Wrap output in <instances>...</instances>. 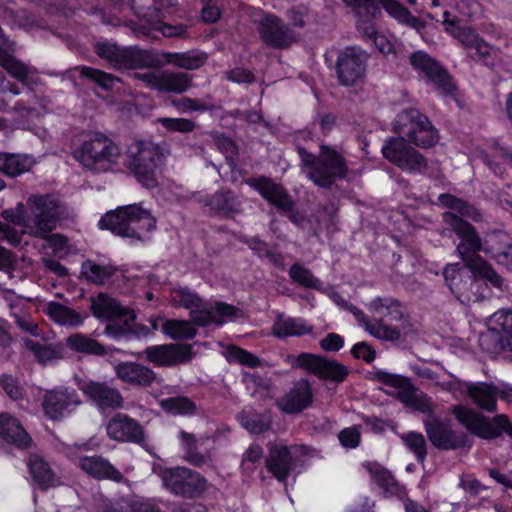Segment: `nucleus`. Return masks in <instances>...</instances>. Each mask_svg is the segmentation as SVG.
Returning <instances> with one entry per match:
<instances>
[{"label": "nucleus", "instance_id": "51", "mask_svg": "<svg viewBox=\"0 0 512 512\" xmlns=\"http://www.w3.org/2000/svg\"><path fill=\"white\" fill-rule=\"evenodd\" d=\"M171 302L176 307H184L190 311L203 306L201 297L187 287L174 289L172 291Z\"/></svg>", "mask_w": 512, "mask_h": 512}, {"label": "nucleus", "instance_id": "23", "mask_svg": "<svg viewBox=\"0 0 512 512\" xmlns=\"http://www.w3.org/2000/svg\"><path fill=\"white\" fill-rule=\"evenodd\" d=\"M114 372L120 381L132 387L147 388L157 381L156 373L139 362H119L115 365Z\"/></svg>", "mask_w": 512, "mask_h": 512}, {"label": "nucleus", "instance_id": "39", "mask_svg": "<svg viewBox=\"0 0 512 512\" xmlns=\"http://www.w3.org/2000/svg\"><path fill=\"white\" fill-rule=\"evenodd\" d=\"M193 76L185 72L163 70L159 72L157 90L182 94L191 86Z\"/></svg>", "mask_w": 512, "mask_h": 512}, {"label": "nucleus", "instance_id": "15", "mask_svg": "<svg viewBox=\"0 0 512 512\" xmlns=\"http://www.w3.org/2000/svg\"><path fill=\"white\" fill-rule=\"evenodd\" d=\"M295 362L297 367L335 384L344 382L350 373V368L337 360L312 353L299 354Z\"/></svg>", "mask_w": 512, "mask_h": 512}, {"label": "nucleus", "instance_id": "11", "mask_svg": "<svg viewBox=\"0 0 512 512\" xmlns=\"http://www.w3.org/2000/svg\"><path fill=\"white\" fill-rule=\"evenodd\" d=\"M160 476L168 490L184 498L197 497L206 489V479L198 472L185 467L166 468Z\"/></svg>", "mask_w": 512, "mask_h": 512}, {"label": "nucleus", "instance_id": "55", "mask_svg": "<svg viewBox=\"0 0 512 512\" xmlns=\"http://www.w3.org/2000/svg\"><path fill=\"white\" fill-rule=\"evenodd\" d=\"M179 437L185 448L186 459L194 466L204 465L208 459L198 452L195 435L182 430Z\"/></svg>", "mask_w": 512, "mask_h": 512}, {"label": "nucleus", "instance_id": "48", "mask_svg": "<svg viewBox=\"0 0 512 512\" xmlns=\"http://www.w3.org/2000/svg\"><path fill=\"white\" fill-rule=\"evenodd\" d=\"M368 308L373 313H380L382 309H385V315L394 321H400L403 318L402 305L400 301L391 296L374 298L368 304Z\"/></svg>", "mask_w": 512, "mask_h": 512}, {"label": "nucleus", "instance_id": "42", "mask_svg": "<svg viewBox=\"0 0 512 512\" xmlns=\"http://www.w3.org/2000/svg\"><path fill=\"white\" fill-rule=\"evenodd\" d=\"M382 8L400 23L406 24L417 31H421L426 27V23L413 16L410 11L397 0H378Z\"/></svg>", "mask_w": 512, "mask_h": 512}, {"label": "nucleus", "instance_id": "13", "mask_svg": "<svg viewBox=\"0 0 512 512\" xmlns=\"http://www.w3.org/2000/svg\"><path fill=\"white\" fill-rule=\"evenodd\" d=\"M93 49L98 57L119 70H131L146 65L144 52L135 46L121 47L105 40L96 42Z\"/></svg>", "mask_w": 512, "mask_h": 512}, {"label": "nucleus", "instance_id": "22", "mask_svg": "<svg viewBox=\"0 0 512 512\" xmlns=\"http://www.w3.org/2000/svg\"><path fill=\"white\" fill-rule=\"evenodd\" d=\"M312 401L313 392L310 382L307 379H300L277 400L276 406L286 414H297L307 409Z\"/></svg>", "mask_w": 512, "mask_h": 512}, {"label": "nucleus", "instance_id": "61", "mask_svg": "<svg viewBox=\"0 0 512 512\" xmlns=\"http://www.w3.org/2000/svg\"><path fill=\"white\" fill-rule=\"evenodd\" d=\"M24 345L41 363H46L56 357V351L49 345L41 344L32 339H25Z\"/></svg>", "mask_w": 512, "mask_h": 512}, {"label": "nucleus", "instance_id": "10", "mask_svg": "<svg viewBox=\"0 0 512 512\" xmlns=\"http://www.w3.org/2000/svg\"><path fill=\"white\" fill-rule=\"evenodd\" d=\"M369 55L358 46H348L339 51L335 63L338 82L345 87L362 83L366 76Z\"/></svg>", "mask_w": 512, "mask_h": 512}, {"label": "nucleus", "instance_id": "32", "mask_svg": "<svg viewBox=\"0 0 512 512\" xmlns=\"http://www.w3.org/2000/svg\"><path fill=\"white\" fill-rule=\"evenodd\" d=\"M473 274V271L466 267V263L447 264L443 271L445 282L457 299L467 294V285H471Z\"/></svg>", "mask_w": 512, "mask_h": 512}, {"label": "nucleus", "instance_id": "19", "mask_svg": "<svg viewBox=\"0 0 512 512\" xmlns=\"http://www.w3.org/2000/svg\"><path fill=\"white\" fill-rule=\"evenodd\" d=\"M141 355L155 366L171 367L188 362L192 358V346L178 343L154 345L145 348Z\"/></svg>", "mask_w": 512, "mask_h": 512}, {"label": "nucleus", "instance_id": "8", "mask_svg": "<svg viewBox=\"0 0 512 512\" xmlns=\"http://www.w3.org/2000/svg\"><path fill=\"white\" fill-rule=\"evenodd\" d=\"M443 221L460 239L456 251L462 261L466 263L467 268L476 263L478 259H483L479 256V252H484V241L472 224L454 212H445Z\"/></svg>", "mask_w": 512, "mask_h": 512}, {"label": "nucleus", "instance_id": "50", "mask_svg": "<svg viewBox=\"0 0 512 512\" xmlns=\"http://www.w3.org/2000/svg\"><path fill=\"white\" fill-rule=\"evenodd\" d=\"M212 97L207 95L205 98H176L171 100V104L182 113L188 111L204 112L213 109Z\"/></svg>", "mask_w": 512, "mask_h": 512}, {"label": "nucleus", "instance_id": "7", "mask_svg": "<svg viewBox=\"0 0 512 512\" xmlns=\"http://www.w3.org/2000/svg\"><path fill=\"white\" fill-rule=\"evenodd\" d=\"M452 413L461 425L479 438L496 439L503 432L512 438V423L505 414H498L491 418L463 405L454 406Z\"/></svg>", "mask_w": 512, "mask_h": 512}, {"label": "nucleus", "instance_id": "52", "mask_svg": "<svg viewBox=\"0 0 512 512\" xmlns=\"http://www.w3.org/2000/svg\"><path fill=\"white\" fill-rule=\"evenodd\" d=\"M468 269H471L473 273H476L481 281L483 279L493 287L504 290L505 285L503 277H501L486 260L478 259L477 262Z\"/></svg>", "mask_w": 512, "mask_h": 512}, {"label": "nucleus", "instance_id": "57", "mask_svg": "<svg viewBox=\"0 0 512 512\" xmlns=\"http://www.w3.org/2000/svg\"><path fill=\"white\" fill-rule=\"evenodd\" d=\"M371 477L377 485L383 488L386 492L394 494L397 491V483L392 474L385 468L373 464L369 467Z\"/></svg>", "mask_w": 512, "mask_h": 512}, {"label": "nucleus", "instance_id": "58", "mask_svg": "<svg viewBox=\"0 0 512 512\" xmlns=\"http://www.w3.org/2000/svg\"><path fill=\"white\" fill-rule=\"evenodd\" d=\"M510 242H512V239L506 232L500 230L490 231L486 234L484 240V253L493 255L497 251L507 247Z\"/></svg>", "mask_w": 512, "mask_h": 512}, {"label": "nucleus", "instance_id": "30", "mask_svg": "<svg viewBox=\"0 0 512 512\" xmlns=\"http://www.w3.org/2000/svg\"><path fill=\"white\" fill-rule=\"evenodd\" d=\"M466 396L481 410H497L498 386L487 382H471L466 385Z\"/></svg>", "mask_w": 512, "mask_h": 512}, {"label": "nucleus", "instance_id": "34", "mask_svg": "<svg viewBox=\"0 0 512 512\" xmlns=\"http://www.w3.org/2000/svg\"><path fill=\"white\" fill-rule=\"evenodd\" d=\"M0 437L21 449L27 448L31 443L30 436L20 422L6 413L0 414Z\"/></svg>", "mask_w": 512, "mask_h": 512}, {"label": "nucleus", "instance_id": "28", "mask_svg": "<svg viewBox=\"0 0 512 512\" xmlns=\"http://www.w3.org/2000/svg\"><path fill=\"white\" fill-rule=\"evenodd\" d=\"M129 27L137 36L148 38H157L156 33H161L166 38H179L183 39L188 36L190 27L186 24L177 23L170 24L163 21H157L150 24L140 23L136 24L133 21L126 22Z\"/></svg>", "mask_w": 512, "mask_h": 512}, {"label": "nucleus", "instance_id": "20", "mask_svg": "<svg viewBox=\"0 0 512 512\" xmlns=\"http://www.w3.org/2000/svg\"><path fill=\"white\" fill-rule=\"evenodd\" d=\"M249 185L259 192V194L270 204L284 212H292L295 202L287 190L280 184L267 177L250 179Z\"/></svg>", "mask_w": 512, "mask_h": 512}, {"label": "nucleus", "instance_id": "41", "mask_svg": "<svg viewBox=\"0 0 512 512\" xmlns=\"http://www.w3.org/2000/svg\"><path fill=\"white\" fill-rule=\"evenodd\" d=\"M66 346L77 353L94 356H105L107 354L104 345L92 337L81 333H75L67 337Z\"/></svg>", "mask_w": 512, "mask_h": 512}, {"label": "nucleus", "instance_id": "44", "mask_svg": "<svg viewBox=\"0 0 512 512\" xmlns=\"http://www.w3.org/2000/svg\"><path fill=\"white\" fill-rule=\"evenodd\" d=\"M116 272V268L111 265H98L91 260L82 263L81 273L91 283L102 285L108 281Z\"/></svg>", "mask_w": 512, "mask_h": 512}, {"label": "nucleus", "instance_id": "16", "mask_svg": "<svg viewBox=\"0 0 512 512\" xmlns=\"http://www.w3.org/2000/svg\"><path fill=\"white\" fill-rule=\"evenodd\" d=\"M82 400L78 392L67 386H57L46 390L42 400V407L47 418L60 421L74 412Z\"/></svg>", "mask_w": 512, "mask_h": 512}, {"label": "nucleus", "instance_id": "38", "mask_svg": "<svg viewBox=\"0 0 512 512\" xmlns=\"http://www.w3.org/2000/svg\"><path fill=\"white\" fill-rule=\"evenodd\" d=\"M272 331L273 335L278 338L291 336L300 337L311 334L313 332V327L308 325L302 318L284 317L279 315L273 325Z\"/></svg>", "mask_w": 512, "mask_h": 512}, {"label": "nucleus", "instance_id": "63", "mask_svg": "<svg viewBox=\"0 0 512 512\" xmlns=\"http://www.w3.org/2000/svg\"><path fill=\"white\" fill-rule=\"evenodd\" d=\"M164 128L171 132L189 133L192 132L196 124L192 120L186 118H159L157 120Z\"/></svg>", "mask_w": 512, "mask_h": 512}, {"label": "nucleus", "instance_id": "36", "mask_svg": "<svg viewBox=\"0 0 512 512\" xmlns=\"http://www.w3.org/2000/svg\"><path fill=\"white\" fill-rule=\"evenodd\" d=\"M34 160L27 154L0 152V173L16 178L33 167Z\"/></svg>", "mask_w": 512, "mask_h": 512}, {"label": "nucleus", "instance_id": "3", "mask_svg": "<svg viewBox=\"0 0 512 512\" xmlns=\"http://www.w3.org/2000/svg\"><path fill=\"white\" fill-rule=\"evenodd\" d=\"M98 225L117 236L144 241L146 235L156 228V219L141 205L131 204L107 212Z\"/></svg>", "mask_w": 512, "mask_h": 512}, {"label": "nucleus", "instance_id": "17", "mask_svg": "<svg viewBox=\"0 0 512 512\" xmlns=\"http://www.w3.org/2000/svg\"><path fill=\"white\" fill-rule=\"evenodd\" d=\"M78 388L102 413L123 407L124 399L120 391L107 382L84 381L77 379Z\"/></svg>", "mask_w": 512, "mask_h": 512}, {"label": "nucleus", "instance_id": "46", "mask_svg": "<svg viewBox=\"0 0 512 512\" xmlns=\"http://www.w3.org/2000/svg\"><path fill=\"white\" fill-rule=\"evenodd\" d=\"M242 426L250 433L261 434L271 427V418L266 413L243 411L239 416Z\"/></svg>", "mask_w": 512, "mask_h": 512}, {"label": "nucleus", "instance_id": "24", "mask_svg": "<svg viewBox=\"0 0 512 512\" xmlns=\"http://www.w3.org/2000/svg\"><path fill=\"white\" fill-rule=\"evenodd\" d=\"M238 312H240L238 308L223 302H218L214 307L207 306L203 302L202 307L190 311V319L193 324L201 327L212 323L222 325L227 320L236 318Z\"/></svg>", "mask_w": 512, "mask_h": 512}, {"label": "nucleus", "instance_id": "31", "mask_svg": "<svg viewBox=\"0 0 512 512\" xmlns=\"http://www.w3.org/2000/svg\"><path fill=\"white\" fill-rule=\"evenodd\" d=\"M370 379L381 384L399 389L397 398L403 403H413L417 397L414 393V386L411 379L399 374H392L386 371L377 370L370 372Z\"/></svg>", "mask_w": 512, "mask_h": 512}, {"label": "nucleus", "instance_id": "29", "mask_svg": "<svg viewBox=\"0 0 512 512\" xmlns=\"http://www.w3.org/2000/svg\"><path fill=\"white\" fill-rule=\"evenodd\" d=\"M211 213L223 217H233L242 212V201L231 189L221 188L204 200Z\"/></svg>", "mask_w": 512, "mask_h": 512}, {"label": "nucleus", "instance_id": "40", "mask_svg": "<svg viewBox=\"0 0 512 512\" xmlns=\"http://www.w3.org/2000/svg\"><path fill=\"white\" fill-rule=\"evenodd\" d=\"M47 314L56 323L69 327L82 325L84 320L88 317L87 313L80 314L76 310L58 302H50L48 304Z\"/></svg>", "mask_w": 512, "mask_h": 512}, {"label": "nucleus", "instance_id": "33", "mask_svg": "<svg viewBox=\"0 0 512 512\" xmlns=\"http://www.w3.org/2000/svg\"><path fill=\"white\" fill-rule=\"evenodd\" d=\"M79 467L88 475L97 479H109L121 482L123 475L101 456H86L79 459Z\"/></svg>", "mask_w": 512, "mask_h": 512}, {"label": "nucleus", "instance_id": "1", "mask_svg": "<svg viewBox=\"0 0 512 512\" xmlns=\"http://www.w3.org/2000/svg\"><path fill=\"white\" fill-rule=\"evenodd\" d=\"M90 310L95 318L107 322L103 333L111 339L129 341L150 335L147 326L136 323L134 310L121 305L107 293L100 292L90 297Z\"/></svg>", "mask_w": 512, "mask_h": 512}, {"label": "nucleus", "instance_id": "35", "mask_svg": "<svg viewBox=\"0 0 512 512\" xmlns=\"http://www.w3.org/2000/svg\"><path fill=\"white\" fill-rule=\"evenodd\" d=\"M162 58L166 64L186 70H196L207 62L208 54L199 49H193L185 52H164Z\"/></svg>", "mask_w": 512, "mask_h": 512}, {"label": "nucleus", "instance_id": "56", "mask_svg": "<svg viewBox=\"0 0 512 512\" xmlns=\"http://www.w3.org/2000/svg\"><path fill=\"white\" fill-rule=\"evenodd\" d=\"M401 439L408 449L414 453L417 461L423 463L427 456V444L424 436L421 433L408 432L402 435Z\"/></svg>", "mask_w": 512, "mask_h": 512}, {"label": "nucleus", "instance_id": "4", "mask_svg": "<svg viewBox=\"0 0 512 512\" xmlns=\"http://www.w3.org/2000/svg\"><path fill=\"white\" fill-rule=\"evenodd\" d=\"M303 167L307 169V177L317 186L330 189L338 179L347 176L348 168L344 157L335 149L321 145L319 155L308 152L303 147H298Z\"/></svg>", "mask_w": 512, "mask_h": 512}, {"label": "nucleus", "instance_id": "43", "mask_svg": "<svg viewBox=\"0 0 512 512\" xmlns=\"http://www.w3.org/2000/svg\"><path fill=\"white\" fill-rule=\"evenodd\" d=\"M29 469L34 481L42 488L47 489L55 483L54 472L49 467L48 463L37 455H32L29 458Z\"/></svg>", "mask_w": 512, "mask_h": 512}, {"label": "nucleus", "instance_id": "5", "mask_svg": "<svg viewBox=\"0 0 512 512\" xmlns=\"http://www.w3.org/2000/svg\"><path fill=\"white\" fill-rule=\"evenodd\" d=\"M32 214L33 231L31 234L40 239H46L56 250H63L67 238L61 234H50L56 228L57 222L65 209L52 195H32L27 200Z\"/></svg>", "mask_w": 512, "mask_h": 512}, {"label": "nucleus", "instance_id": "64", "mask_svg": "<svg viewBox=\"0 0 512 512\" xmlns=\"http://www.w3.org/2000/svg\"><path fill=\"white\" fill-rule=\"evenodd\" d=\"M491 323L495 324L499 330L507 335V340L512 335V309H502L495 312L491 318Z\"/></svg>", "mask_w": 512, "mask_h": 512}, {"label": "nucleus", "instance_id": "12", "mask_svg": "<svg viewBox=\"0 0 512 512\" xmlns=\"http://www.w3.org/2000/svg\"><path fill=\"white\" fill-rule=\"evenodd\" d=\"M424 427L431 444L440 450H457L472 446V440L461 431L453 430L451 424L439 417L429 415Z\"/></svg>", "mask_w": 512, "mask_h": 512}, {"label": "nucleus", "instance_id": "60", "mask_svg": "<svg viewBox=\"0 0 512 512\" xmlns=\"http://www.w3.org/2000/svg\"><path fill=\"white\" fill-rule=\"evenodd\" d=\"M215 145L217 149L225 155L227 163L231 170L236 168V156L238 154V147L234 141L226 136H217L215 138Z\"/></svg>", "mask_w": 512, "mask_h": 512}, {"label": "nucleus", "instance_id": "21", "mask_svg": "<svg viewBox=\"0 0 512 512\" xmlns=\"http://www.w3.org/2000/svg\"><path fill=\"white\" fill-rule=\"evenodd\" d=\"M249 185L259 192V194L270 204L284 212H292L295 202L287 190L280 184L267 177L250 179Z\"/></svg>", "mask_w": 512, "mask_h": 512}, {"label": "nucleus", "instance_id": "62", "mask_svg": "<svg viewBox=\"0 0 512 512\" xmlns=\"http://www.w3.org/2000/svg\"><path fill=\"white\" fill-rule=\"evenodd\" d=\"M228 359L238 361L240 364L254 368L260 365L261 360L256 355L237 346L228 347Z\"/></svg>", "mask_w": 512, "mask_h": 512}, {"label": "nucleus", "instance_id": "54", "mask_svg": "<svg viewBox=\"0 0 512 512\" xmlns=\"http://www.w3.org/2000/svg\"><path fill=\"white\" fill-rule=\"evenodd\" d=\"M289 277L298 285L305 288L320 289L321 282L316 278L311 270L302 264L294 263L289 269Z\"/></svg>", "mask_w": 512, "mask_h": 512}, {"label": "nucleus", "instance_id": "27", "mask_svg": "<svg viewBox=\"0 0 512 512\" xmlns=\"http://www.w3.org/2000/svg\"><path fill=\"white\" fill-rule=\"evenodd\" d=\"M431 125L429 118L418 109L407 108L397 114L393 122V129L408 141L422 130L430 128Z\"/></svg>", "mask_w": 512, "mask_h": 512}, {"label": "nucleus", "instance_id": "53", "mask_svg": "<svg viewBox=\"0 0 512 512\" xmlns=\"http://www.w3.org/2000/svg\"><path fill=\"white\" fill-rule=\"evenodd\" d=\"M353 10L357 18H380L382 5L375 0H343Z\"/></svg>", "mask_w": 512, "mask_h": 512}, {"label": "nucleus", "instance_id": "18", "mask_svg": "<svg viewBox=\"0 0 512 512\" xmlns=\"http://www.w3.org/2000/svg\"><path fill=\"white\" fill-rule=\"evenodd\" d=\"M257 31L267 46L277 49H286L298 40V35L293 29L271 14L259 21Z\"/></svg>", "mask_w": 512, "mask_h": 512}, {"label": "nucleus", "instance_id": "45", "mask_svg": "<svg viewBox=\"0 0 512 512\" xmlns=\"http://www.w3.org/2000/svg\"><path fill=\"white\" fill-rule=\"evenodd\" d=\"M163 333L174 340H190L195 337L197 330L186 320H166L161 327Z\"/></svg>", "mask_w": 512, "mask_h": 512}, {"label": "nucleus", "instance_id": "25", "mask_svg": "<svg viewBox=\"0 0 512 512\" xmlns=\"http://www.w3.org/2000/svg\"><path fill=\"white\" fill-rule=\"evenodd\" d=\"M110 438L117 441L140 443L144 439L142 426L123 413H117L110 419L106 427Z\"/></svg>", "mask_w": 512, "mask_h": 512}, {"label": "nucleus", "instance_id": "6", "mask_svg": "<svg viewBox=\"0 0 512 512\" xmlns=\"http://www.w3.org/2000/svg\"><path fill=\"white\" fill-rule=\"evenodd\" d=\"M164 153L160 145L151 141H135L128 147L124 166L146 188L157 186V171Z\"/></svg>", "mask_w": 512, "mask_h": 512}, {"label": "nucleus", "instance_id": "26", "mask_svg": "<svg viewBox=\"0 0 512 512\" xmlns=\"http://www.w3.org/2000/svg\"><path fill=\"white\" fill-rule=\"evenodd\" d=\"M265 463L268 471L280 482H285L295 467L290 449L282 444L269 445Z\"/></svg>", "mask_w": 512, "mask_h": 512}, {"label": "nucleus", "instance_id": "59", "mask_svg": "<svg viewBox=\"0 0 512 512\" xmlns=\"http://www.w3.org/2000/svg\"><path fill=\"white\" fill-rule=\"evenodd\" d=\"M9 112L11 115L15 116L13 119V127L23 129H28L30 127V118L34 115H38L34 107L27 106L21 101H18Z\"/></svg>", "mask_w": 512, "mask_h": 512}, {"label": "nucleus", "instance_id": "47", "mask_svg": "<svg viewBox=\"0 0 512 512\" xmlns=\"http://www.w3.org/2000/svg\"><path fill=\"white\" fill-rule=\"evenodd\" d=\"M74 70L79 72L82 79L95 83L105 90L112 89L114 84L120 81L118 77L110 73L88 66L75 67Z\"/></svg>", "mask_w": 512, "mask_h": 512}, {"label": "nucleus", "instance_id": "2", "mask_svg": "<svg viewBox=\"0 0 512 512\" xmlns=\"http://www.w3.org/2000/svg\"><path fill=\"white\" fill-rule=\"evenodd\" d=\"M72 147L73 158L93 172L112 169L121 155L118 145L101 132H80L72 139Z\"/></svg>", "mask_w": 512, "mask_h": 512}, {"label": "nucleus", "instance_id": "49", "mask_svg": "<svg viewBox=\"0 0 512 512\" xmlns=\"http://www.w3.org/2000/svg\"><path fill=\"white\" fill-rule=\"evenodd\" d=\"M160 407L173 415H193L196 404L186 396H174L159 401Z\"/></svg>", "mask_w": 512, "mask_h": 512}, {"label": "nucleus", "instance_id": "9", "mask_svg": "<svg viewBox=\"0 0 512 512\" xmlns=\"http://www.w3.org/2000/svg\"><path fill=\"white\" fill-rule=\"evenodd\" d=\"M385 159L409 174H426L427 159L403 136L392 137L382 147Z\"/></svg>", "mask_w": 512, "mask_h": 512}, {"label": "nucleus", "instance_id": "14", "mask_svg": "<svg viewBox=\"0 0 512 512\" xmlns=\"http://www.w3.org/2000/svg\"><path fill=\"white\" fill-rule=\"evenodd\" d=\"M411 66L426 77V83L432 84L442 95L453 96L456 90L452 77L436 60L423 51H416L409 57Z\"/></svg>", "mask_w": 512, "mask_h": 512}, {"label": "nucleus", "instance_id": "37", "mask_svg": "<svg viewBox=\"0 0 512 512\" xmlns=\"http://www.w3.org/2000/svg\"><path fill=\"white\" fill-rule=\"evenodd\" d=\"M347 311L351 312L359 323L364 324L366 331L372 336L389 341H395L400 338V330L384 324L383 319L378 320L375 324H371L364 312L353 304H351Z\"/></svg>", "mask_w": 512, "mask_h": 512}]
</instances>
